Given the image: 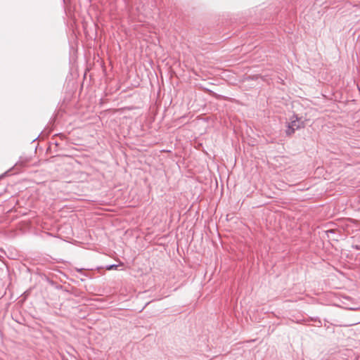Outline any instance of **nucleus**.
Wrapping results in <instances>:
<instances>
[{
  "mask_svg": "<svg viewBox=\"0 0 360 360\" xmlns=\"http://www.w3.org/2000/svg\"><path fill=\"white\" fill-rule=\"evenodd\" d=\"M77 271L82 272L83 271V269H76Z\"/></svg>",
  "mask_w": 360,
  "mask_h": 360,
  "instance_id": "obj_3",
  "label": "nucleus"
},
{
  "mask_svg": "<svg viewBox=\"0 0 360 360\" xmlns=\"http://www.w3.org/2000/svg\"><path fill=\"white\" fill-rule=\"evenodd\" d=\"M304 127V124L297 115H293L290 118V122L288 123L287 129L285 133L288 136H291L295 131V130L300 129Z\"/></svg>",
  "mask_w": 360,
  "mask_h": 360,
  "instance_id": "obj_1",
  "label": "nucleus"
},
{
  "mask_svg": "<svg viewBox=\"0 0 360 360\" xmlns=\"http://www.w3.org/2000/svg\"><path fill=\"white\" fill-rule=\"evenodd\" d=\"M117 267V264H110V265H108L106 266V269H108V270L116 269Z\"/></svg>",
  "mask_w": 360,
  "mask_h": 360,
  "instance_id": "obj_2",
  "label": "nucleus"
}]
</instances>
